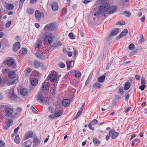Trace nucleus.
<instances>
[{"label": "nucleus", "instance_id": "nucleus-40", "mask_svg": "<svg viewBox=\"0 0 147 147\" xmlns=\"http://www.w3.org/2000/svg\"><path fill=\"white\" fill-rule=\"evenodd\" d=\"M21 51L22 54H26L27 52V49L26 48H22L21 49Z\"/></svg>", "mask_w": 147, "mask_h": 147}, {"label": "nucleus", "instance_id": "nucleus-5", "mask_svg": "<svg viewBox=\"0 0 147 147\" xmlns=\"http://www.w3.org/2000/svg\"><path fill=\"white\" fill-rule=\"evenodd\" d=\"M18 76L16 75L15 72L13 71H12L9 73V78H12V84H14L17 82L18 80L17 78Z\"/></svg>", "mask_w": 147, "mask_h": 147}, {"label": "nucleus", "instance_id": "nucleus-9", "mask_svg": "<svg viewBox=\"0 0 147 147\" xmlns=\"http://www.w3.org/2000/svg\"><path fill=\"white\" fill-rule=\"evenodd\" d=\"M128 30L127 29H125L122 32L116 37V39L118 40L121 38H123L124 36H126L128 33Z\"/></svg>", "mask_w": 147, "mask_h": 147}, {"label": "nucleus", "instance_id": "nucleus-11", "mask_svg": "<svg viewBox=\"0 0 147 147\" xmlns=\"http://www.w3.org/2000/svg\"><path fill=\"white\" fill-rule=\"evenodd\" d=\"M20 43L19 42H17L13 46V50L15 52H16L20 48Z\"/></svg>", "mask_w": 147, "mask_h": 147}, {"label": "nucleus", "instance_id": "nucleus-35", "mask_svg": "<svg viewBox=\"0 0 147 147\" xmlns=\"http://www.w3.org/2000/svg\"><path fill=\"white\" fill-rule=\"evenodd\" d=\"M56 87L55 86H54L52 89V90L50 91V94H51L52 96H54L55 94V92L56 91Z\"/></svg>", "mask_w": 147, "mask_h": 147}, {"label": "nucleus", "instance_id": "nucleus-1", "mask_svg": "<svg viewBox=\"0 0 147 147\" xmlns=\"http://www.w3.org/2000/svg\"><path fill=\"white\" fill-rule=\"evenodd\" d=\"M117 7L115 6H110L108 3H105L100 6L99 9L97 8H94L92 10L94 15L96 16H98L100 13L105 16V13L111 14L114 13L117 10Z\"/></svg>", "mask_w": 147, "mask_h": 147}, {"label": "nucleus", "instance_id": "nucleus-44", "mask_svg": "<svg viewBox=\"0 0 147 147\" xmlns=\"http://www.w3.org/2000/svg\"><path fill=\"white\" fill-rule=\"evenodd\" d=\"M11 99L14 100L16 99V96L14 94L11 93Z\"/></svg>", "mask_w": 147, "mask_h": 147}, {"label": "nucleus", "instance_id": "nucleus-28", "mask_svg": "<svg viewBox=\"0 0 147 147\" xmlns=\"http://www.w3.org/2000/svg\"><path fill=\"white\" fill-rule=\"evenodd\" d=\"M6 8L8 10H11L13 8L14 6L12 4H8L6 5Z\"/></svg>", "mask_w": 147, "mask_h": 147}, {"label": "nucleus", "instance_id": "nucleus-18", "mask_svg": "<svg viewBox=\"0 0 147 147\" xmlns=\"http://www.w3.org/2000/svg\"><path fill=\"white\" fill-rule=\"evenodd\" d=\"M119 29L116 28L113 30L111 32V36H114L117 35L119 33Z\"/></svg>", "mask_w": 147, "mask_h": 147}, {"label": "nucleus", "instance_id": "nucleus-41", "mask_svg": "<svg viewBox=\"0 0 147 147\" xmlns=\"http://www.w3.org/2000/svg\"><path fill=\"white\" fill-rule=\"evenodd\" d=\"M134 45L133 43L131 44L129 46L128 48L130 50H133L134 48Z\"/></svg>", "mask_w": 147, "mask_h": 147}, {"label": "nucleus", "instance_id": "nucleus-13", "mask_svg": "<svg viewBox=\"0 0 147 147\" xmlns=\"http://www.w3.org/2000/svg\"><path fill=\"white\" fill-rule=\"evenodd\" d=\"M34 65L36 68H38L39 67H43L44 65L43 64L38 61L35 60L34 62Z\"/></svg>", "mask_w": 147, "mask_h": 147}, {"label": "nucleus", "instance_id": "nucleus-60", "mask_svg": "<svg viewBox=\"0 0 147 147\" xmlns=\"http://www.w3.org/2000/svg\"><path fill=\"white\" fill-rule=\"evenodd\" d=\"M90 78H89V77L87 80L86 81V82H85V84L86 85H87L90 82Z\"/></svg>", "mask_w": 147, "mask_h": 147}, {"label": "nucleus", "instance_id": "nucleus-34", "mask_svg": "<svg viewBox=\"0 0 147 147\" xmlns=\"http://www.w3.org/2000/svg\"><path fill=\"white\" fill-rule=\"evenodd\" d=\"M19 137L18 134H16L14 139L15 142L16 144H18L19 143Z\"/></svg>", "mask_w": 147, "mask_h": 147}, {"label": "nucleus", "instance_id": "nucleus-27", "mask_svg": "<svg viewBox=\"0 0 147 147\" xmlns=\"http://www.w3.org/2000/svg\"><path fill=\"white\" fill-rule=\"evenodd\" d=\"M41 53L37 52L36 53L35 55L36 57L39 59H45V56H42V55H41Z\"/></svg>", "mask_w": 147, "mask_h": 147}, {"label": "nucleus", "instance_id": "nucleus-23", "mask_svg": "<svg viewBox=\"0 0 147 147\" xmlns=\"http://www.w3.org/2000/svg\"><path fill=\"white\" fill-rule=\"evenodd\" d=\"M13 121L10 119H7L6 121L7 125L10 126L12 125Z\"/></svg>", "mask_w": 147, "mask_h": 147}, {"label": "nucleus", "instance_id": "nucleus-15", "mask_svg": "<svg viewBox=\"0 0 147 147\" xmlns=\"http://www.w3.org/2000/svg\"><path fill=\"white\" fill-rule=\"evenodd\" d=\"M70 100L69 99H65L63 100L62 102V105L65 107H67L69 104Z\"/></svg>", "mask_w": 147, "mask_h": 147}, {"label": "nucleus", "instance_id": "nucleus-53", "mask_svg": "<svg viewBox=\"0 0 147 147\" xmlns=\"http://www.w3.org/2000/svg\"><path fill=\"white\" fill-rule=\"evenodd\" d=\"M85 102H84L83 105H82V107H81L80 109L79 110V111L82 112L83 109L85 106Z\"/></svg>", "mask_w": 147, "mask_h": 147}, {"label": "nucleus", "instance_id": "nucleus-17", "mask_svg": "<svg viewBox=\"0 0 147 147\" xmlns=\"http://www.w3.org/2000/svg\"><path fill=\"white\" fill-rule=\"evenodd\" d=\"M33 135V133L31 131L27 132L24 136L25 140H26L32 137Z\"/></svg>", "mask_w": 147, "mask_h": 147}, {"label": "nucleus", "instance_id": "nucleus-54", "mask_svg": "<svg viewBox=\"0 0 147 147\" xmlns=\"http://www.w3.org/2000/svg\"><path fill=\"white\" fill-rule=\"evenodd\" d=\"M69 37L70 38L72 39H74V37L73 36V34L71 33L69 34Z\"/></svg>", "mask_w": 147, "mask_h": 147}, {"label": "nucleus", "instance_id": "nucleus-26", "mask_svg": "<svg viewBox=\"0 0 147 147\" xmlns=\"http://www.w3.org/2000/svg\"><path fill=\"white\" fill-rule=\"evenodd\" d=\"M36 98L37 101L39 102H42L43 101L44 97L42 95H38Z\"/></svg>", "mask_w": 147, "mask_h": 147}, {"label": "nucleus", "instance_id": "nucleus-6", "mask_svg": "<svg viewBox=\"0 0 147 147\" xmlns=\"http://www.w3.org/2000/svg\"><path fill=\"white\" fill-rule=\"evenodd\" d=\"M49 84L46 82H44L42 83V92H46L47 90H49Z\"/></svg>", "mask_w": 147, "mask_h": 147}, {"label": "nucleus", "instance_id": "nucleus-64", "mask_svg": "<svg viewBox=\"0 0 147 147\" xmlns=\"http://www.w3.org/2000/svg\"><path fill=\"white\" fill-rule=\"evenodd\" d=\"M69 57H71L72 55V52L70 51H68L66 54Z\"/></svg>", "mask_w": 147, "mask_h": 147}, {"label": "nucleus", "instance_id": "nucleus-62", "mask_svg": "<svg viewBox=\"0 0 147 147\" xmlns=\"http://www.w3.org/2000/svg\"><path fill=\"white\" fill-rule=\"evenodd\" d=\"M8 69H2V71L4 73H6L8 72Z\"/></svg>", "mask_w": 147, "mask_h": 147}, {"label": "nucleus", "instance_id": "nucleus-61", "mask_svg": "<svg viewBox=\"0 0 147 147\" xmlns=\"http://www.w3.org/2000/svg\"><path fill=\"white\" fill-rule=\"evenodd\" d=\"M138 141V139H135L133 141V142H132L131 145L132 146H134V145L135 142Z\"/></svg>", "mask_w": 147, "mask_h": 147}, {"label": "nucleus", "instance_id": "nucleus-20", "mask_svg": "<svg viewBox=\"0 0 147 147\" xmlns=\"http://www.w3.org/2000/svg\"><path fill=\"white\" fill-rule=\"evenodd\" d=\"M105 76L104 75H102L99 77L97 79V81L99 83H102L105 80Z\"/></svg>", "mask_w": 147, "mask_h": 147}, {"label": "nucleus", "instance_id": "nucleus-56", "mask_svg": "<svg viewBox=\"0 0 147 147\" xmlns=\"http://www.w3.org/2000/svg\"><path fill=\"white\" fill-rule=\"evenodd\" d=\"M25 0H20L19 2V5L20 6H21L23 5V3Z\"/></svg>", "mask_w": 147, "mask_h": 147}, {"label": "nucleus", "instance_id": "nucleus-33", "mask_svg": "<svg viewBox=\"0 0 147 147\" xmlns=\"http://www.w3.org/2000/svg\"><path fill=\"white\" fill-rule=\"evenodd\" d=\"M93 142L95 145L96 146H98L100 144V142L96 138H93Z\"/></svg>", "mask_w": 147, "mask_h": 147}, {"label": "nucleus", "instance_id": "nucleus-32", "mask_svg": "<svg viewBox=\"0 0 147 147\" xmlns=\"http://www.w3.org/2000/svg\"><path fill=\"white\" fill-rule=\"evenodd\" d=\"M41 41L40 40L38 39L37 40V43L36 45V47L39 48L41 47Z\"/></svg>", "mask_w": 147, "mask_h": 147}, {"label": "nucleus", "instance_id": "nucleus-45", "mask_svg": "<svg viewBox=\"0 0 147 147\" xmlns=\"http://www.w3.org/2000/svg\"><path fill=\"white\" fill-rule=\"evenodd\" d=\"M11 22V21H8L5 24V26L6 28H8L10 26Z\"/></svg>", "mask_w": 147, "mask_h": 147}, {"label": "nucleus", "instance_id": "nucleus-42", "mask_svg": "<svg viewBox=\"0 0 147 147\" xmlns=\"http://www.w3.org/2000/svg\"><path fill=\"white\" fill-rule=\"evenodd\" d=\"M82 112V111L79 110L78 112V113L76 115V116L75 118H74V119H78L80 115Z\"/></svg>", "mask_w": 147, "mask_h": 147}, {"label": "nucleus", "instance_id": "nucleus-52", "mask_svg": "<svg viewBox=\"0 0 147 147\" xmlns=\"http://www.w3.org/2000/svg\"><path fill=\"white\" fill-rule=\"evenodd\" d=\"M144 39L143 36V35H142V36L140 37V43H142V42H144Z\"/></svg>", "mask_w": 147, "mask_h": 147}, {"label": "nucleus", "instance_id": "nucleus-38", "mask_svg": "<svg viewBox=\"0 0 147 147\" xmlns=\"http://www.w3.org/2000/svg\"><path fill=\"white\" fill-rule=\"evenodd\" d=\"M27 11L28 14H32L34 12L33 9L31 8L28 9Z\"/></svg>", "mask_w": 147, "mask_h": 147}, {"label": "nucleus", "instance_id": "nucleus-29", "mask_svg": "<svg viewBox=\"0 0 147 147\" xmlns=\"http://www.w3.org/2000/svg\"><path fill=\"white\" fill-rule=\"evenodd\" d=\"M63 114V111L60 110L58 112H55V116L56 117H58L62 115Z\"/></svg>", "mask_w": 147, "mask_h": 147}, {"label": "nucleus", "instance_id": "nucleus-50", "mask_svg": "<svg viewBox=\"0 0 147 147\" xmlns=\"http://www.w3.org/2000/svg\"><path fill=\"white\" fill-rule=\"evenodd\" d=\"M49 112L51 113H53L54 111V109L53 107H50L49 108Z\"/></svg>", "mask_w": 147, "mask_h": 147}, {"label": "nucleus", "instance_id": "nucleus-3", "mask_svg": "<svg viewBox=\"0 0 147 147\" xmlns=\"http://www.w3.org/2000/svg\"><path fill=\"white\" fill-rule=\"evenodd\" d=\"M58 28L56 24L54 22H51L46 25L44 29L45 30L49 31H55Z\"/></svg>", "mask_w": 147, "mask_h": 147}, {"label": "nucleus", "instance_id": "nucleus-22", "mask_svg": "<svg viewBox=\"0 0 147 147\" xmlns=\"http://www.w3.org/2000/svg\"><path fill=\"white\" fill-rule=\"evenodd\" d=\"M32 71V69L30 68H27L24 71V73L26 76H28Z\"/></svg>", "mask_w": 147, "mask_h": 147}, {"label": "nucleus", "instance_id": "nucleus-49", "mask_svg": "<svg viewBox=\"0 0 147 147\" xmlns=\"http://www.w3.org/2000/svg\"><path fill=\"white\" fill-rule=\"evenodd\" d=\"M112 63H113V62L112 61H111L109 63H108L107 64V67H106V68L107 69H108L110 67Z\"/></svg>", "mask_w": 147, "mask_h": 147}, {"label": "nucleus", "instance_id": "nucleus-37", "mask_svg": "<svg viewBox=\"0 0 147 147\" xmlns=\"http://www.w3.org/2000/svg\"><path fill=\"white\" fill-rule=\"evenodd\" d=\"M74 63L73 61H68L67 63V68H69L71 66V63Z\"/></svg>", "mask_w": 147, "mask_h": 147}, {"label": "nucleus", "instance_id": "nucleus-39", "mask_svg": "<svg viewBox=\"0 0 147 147\" xmlns=\"http://www.w3.org/2000/svg\"><path fill=\"white\" fill-rule=\"evenodd\" d=\"M75 76L79 78L81 76V73L80 71H75Z\"/></svg>", "mask_w": 147, "mask_h": 147}, {"label": "nucleus", "instance_id": "nucleus-59", "mask_svg": "<svg viewBox=\"0 0 147 147\" xmlns=\"http://www.w3.org/2000/svg\"><path fill=\"white\" fill-rule=\"evenodd\" d=\"M92 0H84L83 3L85 4H87L88 3L91 1Z\"/></svg>", "mask_w": 147, "mask_h": 147}, {"label": "nucleus", "instance_id": "nucleus-12", "mask_svg": "<svg viewBox=\"0 0 147 147\" xmlns=\"http://www.w3.org/2000/svg\"><path fill=\"white\" fill-rule=\"evenodd\" d=\"M51 8L54 11H56L58 9L59 7L58 3L56 2H53L52 3Z\"/></svg>", "mask_w": 147, "mask_h": 147}, {"label": "nucleus", "instance_id": "nucleus-25", "mask_svg": "<svg viewBox=\"0 0 147 147\" xmlns=\"http://www.w3.org/2000/svg\"><path fill=\"white\" fill-rule=\"evenodd\" d=\"M130 86V83L129 82H127L124 86V89L125 90H127L129 89Z\"/></svg>", "mask_w": 147, "mask_h": 147}, {"label": "nucleus", "instance_id": "nucleus-24", "mask_svg": "<svg viewBox=\"0 0 147 147\" xmlns=\"http://www.w3.org/2000/svg\"><path fill=\"white\" fill-rule=\"evenodd\" d=\"M34 144H35V145H38L40 142V140L37 138H34Z\"/></svg>", "mask_w": 147, "mask_h": 147}, {"label": "nucleus", "instance_id": "nucleus-30", "mask_svg": "<svg viewBox=\"0 0 147 147\" xmlns=\"http://www.w3.org/2000/svg\"><path fill=\"white\" fill-rule=\"evenodd\" d=\"M20 94L24 96H26L28 94L27 90L26 89H23L21 91Z\"/></svg>", "mask_w": 147, "mask_h": 147}, {"label": "nucleus", "instance_id": "nucleus-47", "mask_svg": "<svg viewBox=\"0 0 147 147\" xmlns=\"http://www.w3.org/2000/svg\"><path fill=\"white\" fill-rule=\"evenodd\" d=\"M55 115H54L53 114H52L51 115H49L48 116L49 118V119H51V120H53V119H55Z\"/></svg>", "mask_w": 147, "mask_h": 147}, {"label": "nucleus", "instance_id": "nucleus-10", "mask_svg": "<svg viewBox=\"0 0 147 147\" xmlns=\"http://www.w3.org/2000/svg\"><path fill=\"white\" fill-rule=\"evenodd\" d=\"M109 134V136H111L112 139H115L119 135L118 133L115 132V130L113 129H112L110 130Z\"/></svg>", "mask_w": 147, "mask_h": 147}, {"label": "nucleus", "instance_id": "nucleus-43", "mask_svg": "<svg viewBox=\"0 0 147 147\" xmlns=\"http://www.w3.org/2000/svg\"><path fill=\"white\" fill-rule=\"evenodd\" d=\"M98 123V121L95 119H94L90 123L91 124H92V125H94L96 124H97Z\"/></svg>", "mask_w": 147, "mask_h": 147}, {"label": "nucleus", "instance_id": "nucleus-57", "mask_svg": "<svg viewBox=\"0 0 147 147\" xmlns=\"http://www.w3.org/2000/svg\"><path fill=\"white\" fill-rule=\"evenodd\" d=\"M5 145V143L3 142L1 140H0V146L3 147Z\"/></svg>", "mask_w": 147, "mask_h": 147}, {"label": "nucleus", "instance_id": "nucleus-16", "mask_svg": "<svg viewBox=\"0 0 147 147\" xmlns=\"http://www.w3.org/2000/svg\"><path fill=\"white\" fill-rule=\"evenodd\" d=\"M32 142L30 141H27L24 143L22 145V147H31Z\"/></svg>", "mask_w": 147, "mask_h": 147}, {"label": "nucleus", "instance_id": "nucleus-2", "mask_svg": "<svg viewBox=\"0 0 147 147\" xmlns=\"http://www.w3.org/2000/svg\"><path fill=\"white\" fill-rule=\"evenodd\" d=\"M14 109L12 107L7 108L5 110L6 115L8 117L14 119L16 118L15 113H13Z\"/></svg>", "mask_w": 147, "mask_h": 147}, {"label": "nucleus", "instance_id": "nucleus-46", "mask_svg": "<svg viewBox=\"0 0 147 147\" xmlns=\"http://www.w3.org/2000/svg\"><path fill=\"white\" fill-rule=\"evenodd\" d=\"M146 87V85L141 84V86L139 87V88L141 90L143 91L144 90V88Z\"/></svg>", "mask_w": 147, "mask_h": 147}, {"label": "nucleus", "instance_id": "nucleus-7", "mask_svg": "<svg viewBox=\"0 0 147 147\" xmlns=\"http://www.w3.org/2000/svg\"><path fill=\"white\" fill-rule=\"evenodd\" d=\"M44 42L47 45H50L52 43L53 40L52 37L49 36H46L44 38Z\"/></svg>", "mask_w": 147, "mask_h": 147}, {"label": "nucleus", "instance_id": "nucleus-8", "mask_svg": "<svg viewBox=\"0 0 147 147\" xmlns=\"http://www.w3.org/2000/svg\"><path fill=\"white\" fill-rule=\"evenodd\" d=\"M44 16V14L42 12H40L38 10H37L35 12V17L37 21H39L41 17Z\"/></svg>", "mask_w": 147, "mask_h": 147}, {"label": "nucleus", "instance_id": "nucleus-19", "mask_svg": "<svg viewBox=\"0 0 147 147\" xmlns=\"http://www.w3.org/2000/svg\"><path fill=\"white\" fill-rule=\"evenodd\" d=\"M38 80L37 79L33 78L31 80V83L33 86H36L38 83Z\"/></svg>", "mask_w": 147, "mask_h": 147}, {"label": "nucleus", "instance_id": "nucleus-51", "mask_svg": "<svg viewBox=\"0 0 147 147\" xmlns=\"http://www.w3.org/2000/svg\"><path fill=\"white\" fill-rule=\"evenodd\" d=\"M145 79L143 78H142L141 81V84L145 85Z\"/></svg>", "mask_w": 147, "mask_h": 147}, {"label": "nucleus", "instance_id": "nucleus-21", "mask_svg": "<svg viewBox=\"0 0 147 147\" xmlns=\"http://www.w3.org/2000/svg\"><path fill=\"white\" fill-rule=\"evenodd\" d=\"M93 87L95 89H99L102 86V85L99 82H96L93 85Z\"/></svg>", "mask_w": 147, "mask_h": 147}, {"label": "nucleus", "instance_id": "nucleus-14", "mask_svg": "<svg viewBox=\"0 0 147 147\" xmlns=\"http://www.w3.org/2000/svg\"><path fill=\"white\" fill-rule=\"evenodd\" d=\"M15 62L13 59H8L7 61V65L9 67L13 66Z\"/></svg>", "mask_w": 147, "mask_h": 147}, {"label": "nucleus", "instance_id": "nucleus-31", "mask_svg": "<svg viewBox=\"0 0 147 147\" xmlns=\"http://www.w3.org/2000/svg\"><path fill=\"white\" fill-rule=\"evenodd\" d=\"M21 109V108L20 107H18L17 108V112L15 113L16 117H18L20 114Z\"/></svg>", "mask_w": 147, "mask_h": 147}, {"label": "nucleus", "instance_id": "nucleus-4", "mask_svg": "<svg viewBox=\"0 0 147 147\" xmlns=\"http://www.w3.org/2000/svg\"><path fill=\"white\" fill-rule=\"evenodd\" d=\"M48 79L51 82H55L57 81V77L56 72L54 71H52L49 75L46 81H47Z\"/></svg>", "mask_w": 147, "mask_h": 147}, {"label": "nucleus", "instance_id": "nucleus-48", "mask_svg": "<svg viewBox=\"0 0 147 147\" xmlns=\"http://www.w3.org/2000/svg\"><path fill=\"white\" fill-rule=\"evenodd\" d=\"M59 66L61 68H64L65 66V64L63 63H61L59 64Z\"/></svg>", "mask_w": 147, "mask_h": 147}, {"label": "nucleus", "instance_id": "nucleus-63", "mask_svg": "<svg viewBox=\"0 0 147 147\" xmlns=\"http://www.w3.org/2000/svg\"><path fill=\"white\" fill-rule=\"evenodd\" d=\"M119 92L120 93L122 94L123 93V88H119Z\"/></svg>", "mask_w": 147, "mask_h": 147}, {"label": "nucleus", "instance_id": "nucleus-55", "mask_svg": "<svg viewBox=\"0 0 147 147\" xmlns=\"http://www.w3.org/2000/svg\"><path fill=\"white\" fill-rule=\"evenodd\" d=\"M31 110L33 112H34L36 113H38L37 111L34 108L33 106H32L31 107Z\"/></svg>", "mask_w": 147, "mask_h": 147}, {"label": "nucleus", "instance_id": "nucleus-36", "mask_svg": "<svg viewBox=\"0 0 147 147\" xmlns=\"http://www.w3.org/2000/svg\"><path fill=\"white\" fill-rule=\"evenodd\" d=\"M123 14H124L127 17H129L131 15V13L128 11H125L122 13Z\"/></svg>", "mask_w": 147, "mask_h": 147}, {"label": "nucleus", "instance_id": "nucleus-58", "mask_svg": "<svg viewBox=\"0 0 147 147\" xmlns=\"http://www.w3.org/2000/svg\"><path fill=\"white\" fill-rule=\"evenodd\" d=\"M19 128L20 127H18L15 129L14 130V134H16L18 132V130L19 129Z\"/></svg>", "mask_w": 147, "mask_h": 147}]
</instances>
